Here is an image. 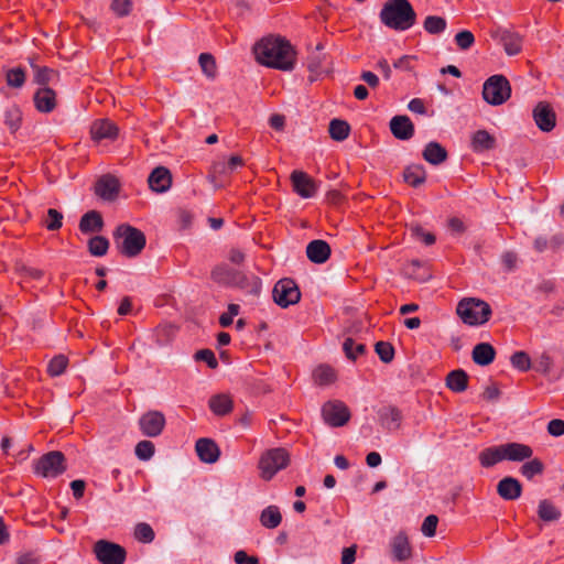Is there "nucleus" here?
Segmentation results:
<instances>
[{"mask_svg": "<svg viewBox=\"0 0 564 564\" xmlns=\"http://www.w3.org/2000/svg\"><path fill=\"white\" fill-rule=\"evenodd\" d=\"M502 44L505 52L512 56L522 51L523 39L522 36L509 30H498L494 35Z\"/></svg>", "mask_w": 564, "mask_h": 564, "instance_id": "16", "label": "nucleus"}, {"mask_svg": "<svg viewBox=\"0 0 564 564\" xmlns=\"http://www.w3.org/2000/svg\"><path fill=\"white\" fill-rule=\"evenodd\" d=\"M282 516L276 506H269L262 510L260 522L264 528L274 529L280 525Z\"/></svg>", "mask_w": 564, "mask_h": 564, "instance_id": "38", "label": "nucleus"}, {"mask_svg": "<svg viewBox=\"0 0 564 564\" xmlns=\"http://www.w3.org/2000/svg\"><path fill=\"white\" fill-rule=\"evenodd\" d=\"M198 62H199L203 73L207 77L214 78L216 76L217 66H216V61L212 54L202 53L198 57Z\"/></svg>", "mask_w": 564, "mask_h": 564, "instance_id": "51", "label": "nucleus"}, {"mask_svg": "<svg viewBox=\"0 0 564 564\" xmlns=\"http://www.w3.org/2000/svg\"><path fill=\"white\" fill-rule=\"evenodd\" d=\"M109 249V241L104 236H95L88 241V250L95 257H102Z\"/></svg>", "mask_w": 564, "mask_h": 564, "instance_id": "45", "label": "nucleus"}, {"mask_svg": "<svg viewBox=\"0 0 564 564\" xmlns=\"http://www.w3.org/2000/svg\"><path fill=\"white\" fill-rule=\"evenodd\" d=\"M291 182L294 192L303 198H311L316 194V183L305 172L293 171L291 174Z\"/></svg>", "mask_w": 564, "mask_h": 564, "instance_id": "14", "label": "nucleus"}, {"mask_svg": "<svg viewBox=\"0 0 564 564\" xmlns=\"http://www.w3.org/2000/svg\"><path fill=\"white\" fill-rule=\"evenodd\" d=\"M411 234L416 239L422 241L426 246L435 243L436 237L434 234L425 231L421 226H412Z\"/></svg>", "mask_w": 564, "mask_h": 564, "instance_id": "57", "label": "nucleus"}, {"mask_svg": "<svg viewBox=\"0 0 564 564\" xmlns=\"http://www.w3.org/2000/svg\"><path fill=\"white\" fill-rule=\"evenodd\" d=\"M272 296L274 302L281 307H288L296 304L301 299V292L297 284L292 279H281L273 288Z\"/></svg>", "mask_w": 564, "mask_h": 564, "instance_id": "9", "label": "nucleus"}, {"mask_svg": "<svg viewBox=\"0 0 564 564\" xmlns=\"http://www.w3.org/2000/svg\"><path fill=\"white\" fill-rule=\"evenodd\" d=\"M94 553L101 564H123L127 557L124 547L107 540L97 541Z\"/></svg>", "mask_w": 564, "mask_h": 564, "instance_id": "8", "label": "nucleus"}, {"mask_svg": "<svg viewBox=\"0 0 564 564\" xmlns=\"http://www.w3.org/2000/svg\"><path fill=\"white\" fill-rule=\"evenodd\" d=\"M4 123L12 133L20 129L22 123V111L18 106L13 105L7 108L4 112Z\"/></svg>", "mask_w": 564, "mask_h": 564, "instance_id": "42", "label": "nucleus"}, {"mask_svg": "<svg viewBox=\"0 0 564 564\" xmlns=\"http://www.w3.org/2000/svg\"><path fill=\"white\" fill-rule=\"evenodd\" d=\"M403 180L412 187H419L426 181V171L421 164H412L405 167Z\"/></svg>", "mask_w": 564, "mask_h": 564, "instance_id": "35", "label": "nucleus"}, {"mask_svg": "<svg viewBox=\"0 0 564 564\" xmlns=\"http://www.w3.org/2000/svg\"><path fill=\"white\" fill-rule=\"evenodd\" d=\"M503 445L490 446L479 453L478 459L482 467L489 468L505 460Z\"/></svg>", "mask_w": 564, "mask_h": 564, "instance_id": "33", "label": "nucleus"}, {"mask_svg": "<svg viewBox=\"0 0 564 564\" xmlns=\"http://www.w3.org/2000/svg\"><path fill=\"white\" fill-rule=\"evenodd\" d=\"M239 273V270L232 269L226 263H219L213 268L210 278L219 285L234 288Z\"/></svg>", "mask_w": 564, "mask_h": 564, "instance_id": "18", "label": "nucleus"}, {"mask_svg": "<svg viewBox=\"0 0 564 564\" xmlns=\"http://www.w3.org/2000/svg\"><path fill=\"white\" fill-rule=\"evenodd\" d=\"M497 492L505 500H516L522 494V485L517 478L508 476L498 482Z\"/></svg>", "mask_w": 564, "mask_h": 564, "instance_id": "24", "label": "nucleus"}, {"mask_svg": "<svg viewBox=\"0 0 564 564\" xmlns=\"http://www.w3.org/2000/svg\"><path fill=\"white\" fill-rule=\"evenodd\" d=\"M234 288L241 289L252 295H259L261 292L262 283L260 278L257 275H247L240 271Z\"/></svg>", "mask_w": 564, "mask_h": 564, "instance_id": "34", "label": "nucleus"}, {"mask_svg": "<svg viewBox=\"0 0 564 564\" xmlns=\"http://www.w3.org/2000/svg\"><path fill=\"white\" fill-rule=\"evenodd\" d=\"M96 194L104 199H113L119 192L118 180L113 176H102L96 183Z\"/></svg>", "mask_w": 564, "mask_h": 564, "instance_id": "29", "label": "nucleus"}, {"mask_svg": "<svg viewBox=\"0 0 564 564\" xmlns=\"http://www.w3.org/2000/svg\"><path fill=\"white\" fill-rule=\"evenodd\" d=\"M258 63L267 67L290 72L296 64V51L283 36L269 35L254 45Z\"/></svg>", "mask_w": 564, "mask_h": 564, "instance_id": "1", "label": "nucleus"}, {"mask_svg": "<svg viewBox=\"0 0 564 564\" xmlns=\"http://www.w3.org/2000/svg\"><path fill=\"white\" fill-rule=\"evenodd\" d=\"M438 518L435 514L427 516L422 524L421 531L425 536L432 538L436 533Z\"/></svg>", "mask_w": 564, "mask_h": 564, "instance_id": "59", "label": "nucleus"}, {"mask_svg": "<svg viewBox=\"0 0 564 564\" xmlns=\"http://www.w3.org/2000/svg\"><path fill=\"white\" fill-rule=\"evenodd\" d=\"M402 412L394 405H384L378 410L380 425L388 431H395L401 426Z\"/></svg>", "mask_w": 564, "mask_h": 564, "instance_id": "17", "label": "nucleus"}, {"mask_svg": "<svg viewBox=\"0 0 564 564\" xmlns=\"http://www.w3.org/2000/svg\"><path fill=\"white\" fill-rule=\"evenodd\" d=\"M33 102L39 112L50 113L57 106L56 93L50 87L39 88L34 93Z\"/></svg>", "mask_w": 564, "mask_h": 564, "instance_id": "15", "label": "nucleus"}, {"mask_svg": "<svg viewBox=\"0 0 564 564\" xmlns=\"http://www.w3.org/2000/svg\"><path fill=\"white\" fill-rule=\"evenodd\" d=\"M208 405L210 411L218 416H225L234 409L231 397L225 393L213 395L209 399Z\"/></svg>", "mask_w": 564, "mask_h": 564, "instance_id": "32", "label": "nucleus"}, {"mask_svg": "<svg viewBox=\"0 0 564 564\" xmlns=\"http://www.w3.org/2000/svg\"><path fill=\"white\" fill-rule=\"evenodd\" d=\"M289 464L290 455L286 449L282 447L268 449L259 459L260 476L267 481L271 480L278 471L286 468Z\"/></svg>", "mask_w": 564, "mask_h": 564, "instance_id": "6", "label": "nucleus"}, {"mask_svg": "<svg viewBox=\"0 0 564 564\" xmlns=\"http://www.w3.org/2000/svg\"><path fill=\"white\" fill-rule=\"evenodd\" d=\"M155 446L151 441H140L135 446V455L141 460H149L154 455Z\"/></svg>", "mask_w": 564, "mask_h": 564, "instance_id": "55", "label": "nucleus"}, {"mask_svg": "<svg viewBox=\"0 0 564 564\" xmlns=\"http://www.w3.org/2000/svg\"><path fill=\"white\" fill-rule=\"evenodd\" d=\"M195 359L197 361H205L212 369L218 367V361L215 357V354L210 349H200L196 351Z\"/></svg>", "mask_w": 564, "mask_h": 564, "instance_id": "60", "label": "nucleus"}, {"mask_svg": "<svg viewBox=\"0 0 564 564\" xmlns=\"http://www.w3.org/2000/svg\"><path fill=\"white\" fill-rule=\"evenodd\" d=\"M456 314L464 324L468 326H480L490 319L492 311L490 305L484 300L464 297L457 303Z\"/></svg>", "mask_w": 564, "mask_h": 564, "instance_id": "3", "label": "nucleus"}, {"mask_svg": "<svg viewBox=\"0 0 564 564\" xmlns=\"http://www.w3.org/2000/svg\"><path fill=\"white\" fill-rule=\"evenodd\" d=\"M357 546L345 547L341 552V564H352L356 561Z\"/></svg>", "mask_w": 564, "mask_h": 564, "instance_id": "64", "label": "nucleus"}, {"mask_svg": "<svg viewBox=\"0 0 564 564\" xmlns=\"http://www.w3.org/2000/svg\"><path fill=\"white\" fill-rule=\"evenodd\" d=\"M148 183L153 192L164 193L172 185L171 172L164 166H158L150 173Z\"/></svg>", "mask_w": 564, "mask_h": 564, "instance_id": "19", "label": "nucleus"}, {"mask_svg": "<svg viewBox=\"0 0 564 564\" xmlns=\"http://www.w3.org/2000/svg\"><path fill=\"white\" fill-rule=\"evenodd\" d=\"M510 96L511 86L503 75H492L484 83L482 97L488 104L492 106L502 105Z\"/></svg>", "mask_w": 564, "mask_h": 564, "instance_id": "7", "label": "nucleus"}, {"mask_svg": "<svg viewBox=\"0 0 564 564\" xmlns=\"http://www.w3.org/2000/svg\"><path fill=\"white\" fill-rule=\"evenodd\" d=\"M447 22L438 15H429L425 18L423 28L430 34H440L445 31Z\"/></svg>", "mask_w": 564, "mask_h": 564, "instance_id": "43", "label": "nucleus"}, {"mask_svg": "<svg viewBox=\"0 0 564 564\" xmlns=\"http://www.w3.org/2000/svg\"><path fill=\"white\" fill-rule=\"evenodd\" d=\"M376 352L378 354L381 361L388 364L394 358V348L388 341H378L375 346Z\"/></svg>", "mask_w": 564, "mask_h": 564, "instance_id": "54", "label": "nucleus"}, {"mask_svg": "<svg viewBox=\"0 0 564 564\" xmlns=\"http://www.w3.org/2000/svg\"><path fill=\"white\" fill-rule=\"evenodd\" d=\"M113 237L116 240L122 239L119 249L128 258L139 256L147 243L145 235L140 229L128 224L119 225L113 231Z\"/></svg>", "mask_w": 564, "mask_h": 564, "instance_id": "4", "label": "nucleus"}, {"mask_svg": "<svg viewBox=\"0 0 564 564\" xmlns=\"http://www.w3.org/2000/svg\"><path fill=\"white\" fill-rule=\"evenodd\" d=\"M104 227L101 214L97 210H89L84 214L79 221V230L83 234L99 232Z\"/></svg>", "mask_w": 564, "mask_h": 564, "instance_id": "30", "label": "nucleus"}, {"mask_svg": "<svg viewBox=\"0 0 564 564\" xmlns=\"http://www.w3.org/2000/svg\"><path fill=\"white\" fill-rule=\"evenodd\" d=\"M547 432L556 437L564 435V421L561 419L551 420L547 424Z\"/></svg>", "mask_w": 564, "mask_h": 564, "instance_id": "62", "label": "nucleus"}, {"mask_svg": "<svg viewBox=\"0 0 564 564\" xmlns=\"http://www.w3.org/2000/svg\"><path fill=\"white\" fill-rule=\"evenodd\" d=\"M382 24L395 31H405L416 22V13L409 0H388L379 14Z\"/></svg>", "mask_w": 564, "mask_h": 564, "instance_id": "2", "label": "nucleus"}, {"mask_svg": "<svg viewBox=\"0 0 564 564\" xmlns=\"http://www.w3.org/2000/svg\"><path fill=\"white\" fill-rule=\"evenodd\" d=\"M110 9L117 17L122 18L131 12L132 2L130 0H112Z\"/></svg>", "mask_w": 564, "mask_h": 564, "instance_id": "58", "label": "nucleus"}, {"mask_svg": "<svg viewBox=\"0 0 564 564\" xmlns=\"http://www.w3.org/2000/svg\"><path fill=\"white\" fill-rule=\"evenodd\" d=\"M165 416L160 411H148L139 419V427L143 435L156 437L161 435L165 426Z\"/></svg>", "mask_w": 564, "mask_h": 564, "instance_id": "11", "label": "nucleus"}, {"mask_svg": "<svg viewBox=\"0 0 564 564\" xmlns=\"http://www.w3.org/2000/svg\"><path fill=\"white\" fill-rule=\"evenodd\" d=\"M496 145V138L487 130H477L471 135L470 148L476 153L494 150Z\"/></svg>", "mask_w": 564, "mask_h": 564, "instance_id": "26", "label": "nucleus"}, {"mask_svg": "<svg viewBox=\"0 0 564 564\" xmlns=\"http://www.w3.org/2000/svg\"><path fill=\"white\" fill-rule=\"evenodd\" d=\"M350 415L348 406L339 400L327 401L322 406L324 421L334 427L345 425L350 420Z\"/></svg>", "mask_w": 564, "mask_h": 564, "instance_id": "10", "label": "nucleus"}, {"mask_svg": "<svg viewBox=\"0 0 564 564\" xmlns=\"http://www.w3.org/2000/svg\"><path fill=\"white\" fill-rule=\"evenodd\" d=\"M118 131V127L109 119L96 120L90 127V134L95 141L104 139L115 140Z\"/></svg>", "mask_w": 564, "mask_h": 564, "instance_id": "21", "label": "nucleus"}, {"mask_svg": "<svg viewBox=\"0 0 564 564\" xmlns=\"http://www.w3.org/2000/svg\"><path fill=\"white\" fill-rule=\"evenodd\" d=\"M518 256L513 251H506L501 256V263L506 271L510 272L517 268Z\"/></svg>", "mask_w": 564, "mask_h": 564, "instance_id": "61", "label": "nucleus"}, {"mask_svg": "<svg viewBox=\"0 0 564 564\" xmlns=\"http://www.w3.org/2000/svg\"><path fill=\"white\" fill-rule=\"evenodd\" d=\"M199 459L213 464L218 460L220 451L217 444L210 438H199L195 446Z\"/></svg>", "mask_w": 564, "mask_h": 564, "instance_id": "23", "label": "nucleus"}, {"mask_svg": "<svg viewBox=\"0 0 564 564\" xmlns=\"http://www.w3.org/2000/svg\"><path fill=\"white\" fill-rule=\"evenodd\" d=\"M390 130L394 138L409 140L414 134V124L408 116H394L390 120Z\"/></svg>", "mask_w": 564, "mask_h": 564, "instance_id": "20", "label": "nucleus"}, {"mask_svg": "<svg viewBox=\"0 0 564 564\" xmlns=\"http://www.w3.org/2000/svg\"><path fill=\"white\" fill-rule=\"evenodd\" d=\"M43 225L47 230H58L63 225V214L55 208H50Z\"/></svg>", "mask_w": 564, "mask_h": 564, "instance_id": "53", "label": "nucleus"}, {"mask_svg": "<svg viewBox=\"0 0 564 564\" xmlns=\"http://www.w3.org/2000/svg\"><path fill=\"white\" fill-rule=\"evenodd\" d=\"M234 560L236 564H259V558L257 556H249L242 550H239L235 553Z\"/></svg>", "mask_w": 564, "mask_h": 564, "instance_id": "63", "label": "nucleus"}, {"mask_svg": "<svg viewBox=\"0 0 564 564\" xmlns=\"http://www.w3.org/2000/svg\"><path fill=\"white\" fill-rule=\"evenodd\" d=\"M134 538L141 543H151L155 538V533L150 524L141 522L134 528Z\"/></svg>", "mask_w": 564, "mask_h": 564, "instance_id": "52", "label": "nucleus"}, {"mask_svg": "<svg viewBox=\"0 0 564 564\" xmlns=\"http://www.w3.org/2000/svg\"><path fill=\"white\" fill-rule=\"evenodd\" d=\"M391 549L397 561H406L412 555V549L404 532H400L393 538Z\"/></svg>", "mask_w": 564, "mask_h": 564, "instance_id": "28", "label": "nucleus"}, {"mask_svg": "<svg viewBox=\"0 0 564 564\" xmlns=\"http://www.w3.org/2000/svg\"><path fill=\"white\" fill-rule=\"evenodd\" d=\"M67 469L65 455L59 451H51L33 462V471L43 478H56Z\"/></svg>", "mask_w": 564, "mask_h": 564, "instance_id": "5", "label": "nucleus"}, {"mask_svg": "<svg viewBox=\"0 0 564 564\" xmlns=\"http://www.w3.org/2000/svg\"><path fill=\"white\" fill-rule=\"evenodd\" d=\"M229 169L225 163H215L212 166L208 178L217 187H220L229 178Z\"/></svg>", "mask_w": 564, "mask_h": 564, "instance_id": "41", "label": "nucleus"}, {"mask_svg": "<svg viewBox=\"0 0 564 564\" xmlns=\"http://www.w3.org/2000/svg\"><path fill=\"white\" fill-rule=\"evenodd\" d=\"M26 79L25 70L22 67H14L7 72L6 82L9 87L21 88Z\"/></svg>", "mask_w": 564, "mask_h": 564, "instance_id": "47", "label": "nucleus"}, {"mask_svg": "<svg viewBox=\"0 0 564 564\" xmlns=\"http://www.w3.org/2000/svg\"><path fill=\"white\" fill-rule=\"evenodd\" d=\"M502 445L506 460L523 462L533 455V449L527 444L511 442Z\"/></svg>", "mask_w": 564, "mask_h": 564, "instance_id": "25", "label": "nucleus"}, {"mask_svg": "<svg viewBox=\"0 0 564 564\" xmlns=\"http://www.w3.org/2000/svg\"><path fill=\"white\" fill-rule=\"evenodd\" d=\"M473 361L478 366H488L496 358V349L489 343L477 344L471 351Z\"/></svg>", "mask_w": 564, "mask_h": 564, "instance_id": "27", "label": "nucleus"}, {"mask_svg": "<svg viewBox=\"0 0 564 564\" xmlns=\"http://www.w3.org/2000/svg\"><path fill=\"white\" fill-rule=\"evenodd\" d=\"M544 470V465L539 458L531 459L524 463L520 471L527 479H532L536 475H541Z\"/></svg>", "mask_w": 564, "mask_h": 564, "instance_id": "49", "label": "nucleus"}, {"mask_svg": "<svg viewBox=\"0 0 564 564\" xmlns=\"http://www.w3.org/2000/svg\"><path fill=\"white\" fill-rule=\"evenodd\" d=\"M532 368L546 377L549 380L556 381L562 378L564 370L555 371V362L554 358L551 356L549 351H542L541 354L534 357L532 362Z\"/></svg>", "mask_w": 564, "mask_h": 564, "instance_id": "13", "label": "nucleus"}, {"mask_svg": "<svg viewBox=\"0 0 564 564\" xmlns=\"http://www.w3.org/2000/svg\"><path fill=\"white\" fill-rule=\"evenodd\" d=\"M533 119L540 130L550 132L556 124V115L550 104L540 101L533 109Z\"/></svg>", "mask_w": 564, "mask_h": 564, "instance_id": "12", "label": "nucleus"}, {"mask_svg": "<svg viewBox=\"0 0 564 564\" xmlns=\"http://www.w3.org/2000/svg\"><path fill=\"white\" fill-rule=\"evenodd\" d=\"M35 75L34 80L36 84L47 87V85L58 77V72L50 67L34 66Z\"/></svg>", "mask_w": 564, "mask_h": 564, "instance_id": "44", "label": "nucleus"}, {"mask_svg": "<svg viewBox=\"0 0 564 564\" xmlns=\"http://www.w3.org/2000/svg\"><path fill=\"white\" fill-rule=\"evenodd\" d=\"M423 159L432 165H438L446 161L448 154L446 149L438 142H429L423 150Z\"/></svg>", "mask_w": 564, "mask_h": 564, "instance_id": "31", "label": "nucleus"}, {"mask_svg": "<svg viewBox=\"0 0 564 564\" xmlns=\"http://www.w3.org/2000/svg\"><path fill=\"white\" fill-rule=\"evenodd\" d=\"M343 349L348 359L356 360L359 356L365 354L366 345L356 343L352 338L348 337L343 344Z\"/></svg>", "mask_w": 564, "mask_h": 564, "instance_id": "46", "label": "nucleus"}, {"mask_svg": "<svg viewBox=\"0 0 564 564\" xmlns=\"http://www.w3.org/2000/svg\"><path fill=\"white\" fill-rule=\"evenodd\" d=\"M454 40H455L457 47L462 51L469 50L475 43V36L468 30H463V31L458 32L455 35Z\"/></svg>", "mask_w": 564, "mask_h": 564, "instance_id": "56", "label": "nucleus"}, {"mask_svg": "<svg viewBox=\"0 0 564 564\" xmlns=\"http://www.w3.org/2000/svg\"><path fill=\"white\" fill-rule=\"evenodd\" d=\"M330 246L321 239L311 241L306 247L307 258L317 264L326 262L330 257Z\"/></svg>", "mask_w": 564, "mask_h": 564, "instance_id": "22", "label": "nucleus"}, {"mask_svg": "<svg viewBox=\"0 0 564 564\" xmlns=\"http://www.w3.org/2000/svg\"><path fill=\"white\" fill-rule=\"evenodd\" d=\"M538 514L545 522L556 521L561 518V511L547 499L540 501Z\"/></svg>", "mask_w": 564, "mask_h": 564, "instance_id": "40", "label": "nucleus"}, {"mask_svg": "<svg viewBox=\"0 0 564 564\" xmlns=\"http://www.w3.org/2000/svg\"><path fill=\"white\" fill-rule=\"evenodd\" d=\"M314 382L318 386H329L337 379L335 369L328 365H319L313 371Z\"/></svg>", "mask_w": 564, "mask_h": 564, "instance_id": "37", "label": "nucleus"}, {"mask_svg": "<svg viewBox=\"0 0 564 564\" xmlns=\"http://www.w3.org/2000/svg\"><path fill=\"white\" fill-rule=\"evenodd\" d=\"M68 366V359L64 355L53 357L47 365V373L51 377L61 376Z\"/></svg>", "mask_w": 564, "mask_h": 564, "instance_id": "48", "label": "nucleus"}, {"mask_svg": "<svg viewBox=\"0 0 564 564\" xmlns=\"http://www.w3.org/2000/svg\"><path fill=\"white\" fill-rule=\"evenodd\" d=\"M446 387L456 393L464 392L468 388V375L463 369L451 371L446 377Z\"/></svg>", "mask_w": 564, "mask_h": 564, "instance_id": "36", "label": "nucleus"}, {"mask_svg": "<svg viewBox=\"0 0 564 564\" xmlns=\"http://www.w3.org/2000/svg\"><path fill=\"white\" fill-rule=\"evenodd\" d=\"M329 135L335 141H344L349 137L350 126L347 121L333 119L328 127Z\"/></svg>", "mask_w": 564, "mask_h": 564, "instance_id": "39", "label": "nucleus"}, {"mask_svg": "<svg viewBox=\"0 0 564 564\" xmlns=\"http://www.w3.org/2000/svg\"><path fill=\"white\" fill-rule=\"evenodd\" d=\"M510 362L513 368L520 370V371H528L532 368V361L530 356L525 351H516L510 357Z\"/></svg>", "mask_w": 564, "mask_h": 564, "instance_id": "50", "label": "nucleus"}]
</instances>
